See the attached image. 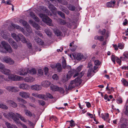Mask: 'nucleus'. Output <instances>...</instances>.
<instances>
[{
  "label": "nucleus",
  "instance_id": "obj_58",
  "mask_svg": "<svg viewBox=\"0 0 128 128\" xmlns=\"http://www.w3.org/2000/svg\"><path fill=\"white\" fill-rule=\"evenodd\" d=\"M116 102L118 104L122 103V99L121 98H118L117 99Z\"/></svg>",
  "mask_w": 128,
  "mask_h": 128
},
{
  "label": "nucleus",
  "instance_id": "obj_37",
  "mask_svg": "<svg viewBox=\"0 0 128 128\" xmlns=\"http://www.w3.org/2000/svg\"><path fill=\"white\" fill-rule=\"evenodd\" d=\"M0 108L4 110H6L8 109V107L5 104L0 103Z\"/></svg>",
  "mask_w": 128,
  "mask_h": 128
},
{
  "label": "nucleus",
  "instance_id": "obj_23",
  "mask_svg": "<svg viewBox=\"0 0 128 128\" xmlns=\"http://www.w3.org/2000/svg\"><path fill=\"white\" fill-rule=\"evenodd\" d=\"M73 56H74L75 58H76L77 60H80L82 59L83 57V54L80 53L78 54L76 56V57H74V55H73Z\"/></svg>",
  "mask_w": 128,
  "mask_h": 128
},
{
  "label": "nucleus",
  "instance_id": "obj_45",
  "mask_svg": "<svg viewBox=\"0 0 128 128\" xmlns=\"http://www.w3.org/2000/svg\"><path fill=\"white\" fill-rule=\"evenodd\" d=\"M62 63L63 68H66V66H67L66 60H64L62 62Z\"/></svg>",
  "mask_w": 128,
  "mask_h": 128
},
{
  "label": "nucleus",
  "instance_id": "obj_35",
  "mask_svg": "<svg viewBox=\"0 0 128 128\" xmlns=\"http://www.w3.org/2000/svg\"><path fill=\"white\" fill-rule=\"evenodd\" d=\"M20 35V40H21L23 43H26L27 42V41L26 40V39L25 38L23 35L21 34Z\"/></svg>",
  "mask_w": 128,
  "mask_h": 128
},
{
  "label": "nucleus",
  "instance_id": "obj_49",
  "mask_svg": "<svg viewBox=\"0 0 128 128\" xmlns=\"http://www.w3.org/2000/svg\"><path fill=\"white\" fill-rule=\"evenodd\" d=\"M76 83H78V84L79 85H80L81 84V83L80 84L79 82H77L75 80H75L71 81L70 82V84H73H73L76 85Z\"/></svg>",
  "mask_w": 128,
  "mask_h": 128
},
{
  "label": "nucleus",
  "instance_id": "obj_56",
  "mask_svg": "<svg viewBox=\"0 0 128 128\" xmlns=\"http://www.w3.org/2000/svg\"><path fill=\"white\" fill-rule=\"evenodd\" d=\"M38 102L42 106L44 105L45 104L44 101L42 100H38Z\"/></svg>",
  "mask_w": 128,
  "mask_h": 128
},
{
  "label": "nucleus",
  "instance_id": "obj_57",
  "mask_svg": "<svg viewBox=\"0 0 128 128\" xmlns=\"http://www.w3.org/2000/svg\"><path fill=\"white\" fill-rule=\"evenodd\" d=\"M4 68V64L0 62V71L1 72Z\"/></svg>",
  "mask_w": 128,
  "mask_h": 128
},
{
  "label": "nucleus",
  "instance_id": "obj_54",
  "mask_svg": "<svg viewBox=\"0 0 128 128\" xmlns=\"http://www.w3.org/2000/svg\"><path fill=\"white\" fill-rule=\"evenodd\" d=\"M94 62L95 65L97 66L99 65L100 64V62L98 60L94 61Z\"/></svg>",
  "mask_w": 128,
  "mask_h": 128
},
{
  "label": "nucleus",
  "instance_id": "obj_33",
  "mask_svg": "<svg viewBox=\"0 0 128 128\" xmlns=\"http://www.w3.org/2000/svg\"><path fill=\"white\" fill-rule=\"evenodd\" d=\"M48 7L50 10L52 12L56 10V8L51 4H49Z\"/></svg>",
  "mask_w": 128,
  "mask_h": 128
},
{
  "label": "nucleus",
  "instance_id": "obj_20",
  "mask_svg": "<svg viewBox=\"0 0 128 128\" xmlns=\"http://www.w3.org/2000/svg\"><path fill=\"white\" fill-rule=\"evenodd\" d=\"M30 15L35 21L37 22H38L39 21V18L36 16L35 14L34 13L30 12Z\"/></svg>",
  "mask_w": 128,
  "mask_h": 128
},
{
  "label": "nucleus",
  "instance_id": "obj_27",
  "mask_svg": "<svg viewBox=\"0 0 128 128\" xmlns=\"http://www.w3.org/2000/svg\"><path fill=\"white\" fill-rule=\"evenodd\" d=\"M94 38L96 40H98L100 41H102L104 40V36H96L94 37Z\"/></svg>",
  "mask_w": 128,
  "mask_h": 128
},
{
  "label": "nucleus",
  "instance_id": "obj_61",
  "mask_svg": "<svg viewBox=\"0 0 128 128\" xmlns=\"http://www.w3.org/2000/svg\"><path fill=\"white\" fill-rule=\"evenodd\" d=\"M38 74H41L42 75L43 74V70L41 69H38Z\"/></svg>",
  "mask_w": 128,
  "mask_h": 128
},
{
  "label": "nucleus",
  "instance_id": "obj_53",
  "mask_svg": "<svg viewBox=\"0 0 128 128\" xmlns=\"http://www.w3.org/2000/svg\"><path fill=\"white\" fill-rule=\"evenodd\" d=\"M106 32V30L105 29H104L102 30H99L98 32L100 33L101 34L104 35L105 34Z\"/></svg>",
  "mask_w": 128,
  "mask_h": 128
},
{
  "label": "nucleus",
  "instance_id": "obj_10",
  "mask_svg": "<svg viewBox=\"0 0 128 128\" xmlns=\"http://www.w3.org/2000/svg\"><path fill=\"white\" fill-rule=\"evenodd\" d=\"M29 23L34 28L37 30L40 29V26L37 24L36 23L32 20H30L29 21Z\"/></svg>",
  "mask_w": 128,
  "mask_h": 128
},
{
  "label": "nucleus",
  "instance_id": "obj_19",
  "mask_svg": "<svg viewBox=\"0 0 128 128\" xmlns=\"http://www.w3.org/2000/svg\"><path fill=\"white\" fill-rule=\"evenodd\" d=\"M34 39L36 42L39 45H42L43 44L44 42L42 40L38 37L35 36L34 38Z\"/></svg>",
  "mask_w": 128,
  "mask_h": 128
},
{
  "label": "nucleus",
  "instance_id": "obj_59",
  "mask_svg": "<svg viewBox=\"0 0 128 128\" xmlns=\"http://www.w3.org/2000/svg\"><path fill=\"white\" fill-rule=\"evenodd\" d=\"M35 33L38 36H42V33L40 31H35Z\"/></svg>",
  "mask_w": 128,
  "mask_h": 128
},
{
  "label": "nucleus",
  "instance_id": "obj_62",
  "mask_svg": "<svg viewBox=\"0 0 128 128\" xmlns=\"http://www.w3.org/2000/svg\"><path fill=\"white\" fill-rule=\"evenodd\" d=\"M45 74L46 75L48 74V69L47 67H45L44 68Z\"/></svg>",
  "mask_w": 128,
  "mask_h": 128
},
{
  "label": "nucleus",
  "instance_id": "obj_16",
  "mask_svg": "<svg viewBox=\"0 0 128 128\" xmlns=\"http://www.w3.org/2000/svg\"><path fill=\"white\" fill-rule=\"evenodd\" d=\"M11 25L14 28H16L18 30L22 32L23 33H24V30L23 28L18 25L13 23Z\"/></svg>",
  "mask_w": 128,
  "mask_h": 128
},
{
  "label": "nucleus",
  "instance_id": "obj_31",
  "mask_svg": "<svg viewBox=\"0 0 128 128\" xmlns=\"http://www.w3.org/2000/svg\"><path fill=\"white\" fill-rule=\"evenodd\" d=\"M67 7L69 10L72 11H74L76 9L75 7L70 4L68 5Z\"/></svg>",
  "mask_w": 128,
  "mask_h": 128
},
{
  "label": "nucleus",
  "instance_id": "obj_64",
  "mask_svg": "<svg viewBox=\"0 0 128 128\" xmlns=\"http://www.w3.org/2000/svg\"><path fill=\"white\" fill-rule=\"evenodd\" d=\"M116 60L118 63L119 64H121V60L119 59L118 57L117 58H116Z\"/></svg>",
  "mask_w": 128,
  "mask_h": 128
},
{
  "label": "nucleus",
  "instance_id": "obj_60",
  "mask_svg": "<svg viewBox=\"0 0 128 128\" xmlns=\"http://www.w3.org/2000/svg\"><path fill=\"white\" fill-rule=\"evenodd\" d=\"M123 56L126 58H128V52H124L123 54Z\"/></svg>",
  "mask_w": 128,
  "mask_h": 128
},
{
  "label": "nucleus",
  "instance_id": "obj_13",
  "mask_svg": "<svg viewBox=\"0 0 128 128\" xmlns=\"http://www.w3.org/2000/svg\"><path fill=\"white\" fill-rule=\"evenodd\" d=\"M19 88L24 90H28L30 89L29 86L26 84H22L19 85Z\"/></svg>",
  "mask_w": 128,
  "mask_h": 128
},
{
  "label": "nucleus",
  "instance_id": "obj_38",
  "mask_svg": "<svg viewBox=\"0 0 128 128\" xmlns=\"http://www.w3.org/2000/svg\"><path fill=\"white\" fill-rule=\"evenodd\" d=\"M44 31L48 36H50L51 35L52 33L48 28L44 30Z\"/></svg>",
  "mask_w": 128,
  "mask_h": 128
},
{
  "label": "nucleus",
  "instance_id": "obj_40",
  "mask_svg": "<svg viewBox=\"0 0 128 128\" xmlns=\"http://www.w3.org/2000/svg\"><path fill=\"white\" fill-rule=\"evenodd\" d=\"M69 122L70 124V126L71 127H72L75 126L74 122L73 120H72L70 121H67L66 122Z\"/></svg>",
  "mask_w": 128,
  "mask_h": 128
},
{
  "label": "nucleus",
  "instance_id": "obj_42",
  "mask_svg": "<svg viewBox=\"0 0 128 128\" xmlns=\"http://www.w3.org/2000/svg\"><path fill=\"white\" fill-rule=\"evenodd\" d=\"M38 98L42 99L45 100L46 96L45 95L38 94Z\"/></svg>",
  "mask_w": 128,
  "mask_h": 128
},
{
  "label": "nucleus",
  "instance_id": "obj_1",
  "mask_svg": "<svg viewBox=\"0 0 128 128\" xmlns=\"http://www.w3.org/2000/svg\"><path fill=\"white\" fill-rule=\"evenodd\" d=\"M82 66V65L78 66L76 70L74 69L71 70H74L75 71V72L74 73L73 77L75 78L76 76H78V77L75 79V80L77 82H79L80 84L82 82V80L80 78L82 77L84 73V72L83 71L81 72L79 74L78 73L81 70Z\"/></svg>",
  "mask_w": 128,
  "mask_h": 128
},
{
  "label": "nucleus",
  "instance_id": "obj_32",
  "mask_svg": "<svg viewBox=\"0 0 128 128\" xmlns=\"http://www.w3.org/2000/svg\"><path fill=\"white\" fill-rule=\"evenodd\" d=\"M115 4V1H111L108 2L106 4V5L107 7L110 8L112 7V5L114 4Z\"/></svg>",
  "mask_w": 128,
  "mask_h": 128
},
{
  "label": "nucleus",
  "instance_id": "obj_12",
  "mask_svg": "<svg viewBox=\"0 0 128 128\" xmlns=\"http://www.w3.org/2000/svg\"><path fill=\"white\" fill-rule=\"evenodd\" d=\"M27 70L26 71L24 69H20L16 71V73L17 74H18L20 75H24L27 74Z\"/></svg>",
  "mask_w": 128,
  "mask_h": 128
},
{
  "label": "nucleus",
  "instance_id": "obj_43",
  "mask_svg": "<svg viewBox=\"0 0 128 128\" xmlns=\"http://www.w3.org/2000/svg\"><path fill=\"white\" fill-rule=\"evenodd\" d=\"M55 33L56 34L57 36L61 35L62 34V32L58 29L56 30V31L55 32Z\"/></svg>",
  "mask_w": 128,
  "mask_h": 128
},
{
  "label": "nucleus",
  "instance_id": "obj_46",
  "mask_svg": "<svg viewBox=\"0 0 128 128\" xmlns=\"http://www.w3.org/2000/svg\"><path fill=\"white\" fill-rule=\"evenodd\" d=\"M26 31L29 33H30L32 32V29L30 25H29V27H26Z\"/></svg>",
  "mask_w": 128,
  "mask_h": 128
},
{
  "label": "nucleus",
  "instance_id": "obj_44",
  "mask_svg": "<svg viewBox=\"0 0 128 128\" xmlns=\"http://www.w3.org/2000/svg\"><path fill=\"white\" fill-rule=\"evenodd\" d=\"M117 58V57L113 55H112L111 60L114 64H115V61L116 59V58Z\"/></svg>",
  "mask_w": 128,
  "mask_h": 128
},
{
  "label": "nucleus",
  "instance_id": "obj_26",
  "mask_svg": "<svg viewBox=\"0 0 128 128\" xmlns=\"http://www.w3.org/2000/svg\"><path fill=\"white\" fill-rule=\"evenodd\" d=\"M20 23L22 24L24 26H25L26 28V27H29V24L23 20H20Z\"/></svg>",
  "mask_w": 128,
  "mask_h": 128
},
{
  "label": "nucleus",
  "instance_id": "obj_7",
  "mask_svg": "<svg viewBox=\"0 0 128 128\" xmlns=\"http://www.w3.org/2000/svg\"><path fill=\"white\" fill-rule=\"evenodd\" d=\"M3 62H4L10 64H12L14 63L13 60L8 56H6L3 58Z\"/></svg>",
  "mask_w": 128,
  "mask_h": 128
},
{
  "label": "nucleus",
  "instance_id": "obj_15",
  "mask_svg": "<svg viewBox=\"0 0 128 128\" xmlns=\"http://www.w3.org/2000/svg\"><path fill=\"white\" fill-rule=\"evenodd\" d=\"M21 34H19L18 35H17L14 33L12 34L11 36L16 41H18L20 40V35Z\"/></svg>",
  "mask_w": 128,
  "mask_h": 128
},
{
  "label": "nucleus",
  "instance_id": "obj_25",
  "mask_svg": "<svg viewBox=\"0 0 128 128\" xmlns=\"http://www.w3.org/2000/svg\"><path fill=\"white\" fill-rule=\"evenodd\" d=\"M60 8V10L66 14H68L69 13V11L66 8L62 6H61Z\"/></svg>",
  "mask_w": 128,
  "mask_h": 128
},
{
  "label": "nucleus",
  "instance_id": "obj_50",
  "mask_svg": "<svg viewBox=\"0 0 128 128\" xmlns=\"http://www.w3.org/2000/svg\"><path fill=\"white\" fill-rule=\"evenodd\" d=\"M22 54L21 52H20L16 53L15 55L17 58H20L22 56Z\"/></svg>",
  "mask_w": 128,
  "mask_h": 128
},
{
  "label": "nucleus",
  "instance_id": "obj_8",
  "mask_svg": "<svg viewBox=\"0 0 128 128\" xmlns=\"http://www.w3.org/2000/svg\"><path fill=\"white\" fill-rule=\"evenodd\" d=\"M8 118H12L15 121H17L18 118L16 117L17 115L16 113L14 114L12 112H10L8 114Z\"/></svg>",
  "mask_w": 128,
  "mask_h": 128
},
{
  "label": "nucleus",
  "instance_id": "obj_28",
  "mask_svg": "<svg viewBox=\"0 0 128 128\" xmlns=\"http://www.w3.org/2000/svg\"><path fill=\"white\" fill-rule=\"evenodd\" d=\"M27 72H29L30 74H36V70L34 68H32L31 70H27Z\"/></svg>",
  "mask_w": 128,
  "mask_h": 128
},
{
  "label": "nucleus",
  "instance_id": "obj_39",
  "mask_svg": "<svg viewBox=\"0 0 128 128\" xmlns=\"http://www.w3.org/2000/svg\"><path fill=\"white\" fill-rule=\"evenodd\" d=\"M58 14L63 18H65V14L61 11H58L57 12Z\"/></svg>",
  "mask_w": 128,
  "mask_h": 128
},
{
  "label": "nucleus",
  "instance_id": "obj_34",
  "mask_svg": "<svg viewBox=\"0 0 128 128\" xmlns=\"http://www.w3.org/2000/svg\"><path fill=\"white\" fill-rule=\"evenodd\" d=\"M50 89L52 90L56 91L58 90V87L53 84H51L50 86Z\"/></svg>",
  "mask_w": 128,
  "mask_h": 128
},
{
  "label": "nucleus",
  "instance_id": "obj_55",
  "mask_svg": "<svg viewBox=\"0 0 128 128\" xmlns=\"http://www.w3.org/2000/svg\"><path fill=\"white\" fill-rule=\"evenodd\" d=\"M92 69H89L87 74V76L88 77L89 76L91 75V72Z\"/></svg>",
  "mask_w": 128,
  "mask_h": 128
},
{
  "label": "nucleus",
  "instance_id": "obj_9",
  "mask_svg": "<svg viewBox=\"0 0 128 128\" xmlns=\"http://www.w3.org/2000/svg\"><path fill=\"white\" fill-rule=\"evenodd\" d=\"M0 34L2 38L5 40L7 39L10 36V33L6 31H1Z\"/></svg>",
  "mask_w": 128,
  "mask_h": 128
},
{
  "label": "nucleus",
  "instance_id": "obj_24",
  "mask_svg": "<svg viewBox=\"0 0 128 128\" xmlns=\"http://www.w3.org/2000/svg\"><path fill=\"white\" fill-rule=\"evenodd\" d=\"M1 72L4 74L7 75L8 76L10 72V71L9 70L4 68Z\"/></svg>",
  "mask_w": 128,
  "mask_h": 128
},
{
  "label": "nucleus",
  "instance_id": "obj_11",
  "mask_svg": "<svg viewBox=\"0 0 128 128\" xmlns=\"http://www.w3.org/2000/svg\"><path fill=\"white\" fill-rule=\"evenodd\" d=\"M8 42L14 48L16 49L18 48V46L17 44L12 39L9 38L8 40Z\"/></svg>",
  "mask_w": 128,
  "mask_h": 128
},
{
  "label": "nucleus",
  "instance_id": "obj_30",
  "mask_svg": "<svg viewBox=\"0 0 128 128\" xmlns=\"http://www.w3.org/2000/svg\"><path fill=\"white\" fill-rule=\"evenodd\" d=\"M6 124L8 128H18L14 125L11 124L8 122L6 123Z\"/></svg>",
  "mask_w": 128,
  "mask_h": 128
},
{
  "label": "nucleus",
  "instance_id": "obj_14",
  "mask_svg": "<svg viewBox=\"0 0 128 128\" xmlns=\"http://www.w3.org/2000/svg\"><path fill=\"white\" fill-rule=\"evenodd\" d=\"M31 89L32 90H39L42 88L41 86L38 84H35L32 85L30 87Z\"/></svg>",
  "mask_w": 128,
  "mask_h": 128
},
{
  "label": "nucleus",
  "instance_id": "obj_36",
  "mask_svg": "<svg viewBox=\"0 0 128 128\" xmlns=\"http://www.w3.org/2000/svg\"><path fill=\"white\" fill-rule=\"evenodd\" d=\"M16 114L18 117L20 118V119L22 121L24 122H26V120L24 118L21 116L20 114L18 113H16Z\"/></svg>",
  "mask_w": 128,
  "mask_h": 128
},
{
  "label": "nucleus",
  "instance_id": "obj_3",
  "mask_svg": "<svg viewBox=\"0 0 128 128\" xmlns=\"http://www.w3.org/2000/svg\"><path fill=\"white\" fill-rule=\"evenodd\" d=\"M75 72V71L74 70H70L69 71L66 75V77L65 76H64L62 79V81L64 83H65L67 82L68 80L71 78Z\"/></svg>",
  "mask_w": 128,
  "mask_h": 128
},
{
  "label": "nucleus",
  "instance_id": "obj_6",
  "mask_svg": "<svg viewBox=\"0 0 128 128\" xmlns=\"http://www.w3.org/2000/svg\"><path fill=\"white\" fill-rule=\"evenodd\" d=\"M19 95L22 98L27 99L30 98V94L28 92L21 91L19 93Z\"/></svg>",
  "mask_w": 128,
  "mask_h": 128
},
{
  "label": "nucleus",
  "instance_id": "obj_41",
  "mask_svg": "<svg viewBox=\"0 0 128 128\" xmlns=\"http://www.w3.org/2000/svg\"><path fill=\"white\" fill-rule=\"evenodd\" d=\"M123 84L125 86H128V82L124 78H122L121 80Z\"/></svg>",
  "mask_w": 128,
  "mask_h": 128
},
{
  "label": "nucleus",
  "instance_id": "obj_5",
  "mask_svg": "<svg viewBox=\"0 0 128 128\" xmlns=\"http://www.w3.org/2000/svg\"><path fill=\"white\" fill-rule=\"evenodd\" d=\"M5 88L9 92H16L19 91L18 88L14 86H8L6 87Z\"/></svg>",
  "mask_w": 128,
  "mask_h": 128
},
{
  "label": "nucleus",
  "instance_id": "obj_29",
  "mask_svg": "<svg viewBox=\"0 0 128 128\" xmlns=\"http://www.w3.org/2000/svg\"><path fill=\"white\" fill-rule=\"evenodd\" d=\"M55 67L57 69V71L59 72H61L62 70V68L61 64L60 63L57 64L56 66Z\"/></svg>",
  "mask_w": 128,
  "mask_h": 128
},
{
  "label": "nucleus",
  "instance_id": "obj_22",
  "mask_svg": "<svg viewBox=\"0 0 128 128\" xmlns=\"http://www.w3.org/2000/svg\"><path fill=\"white\" fill-rule=\"evenodd\" d=\"M34 80V78L30 76L26 77L24 79L25 81L28 82H32Z\"/></svg>",
  "mask_w": 128,
  "mask_h": 128
},
{
  "label": "nucleus",
  "instance_id": "obj_51",
  "mask_svg": "<svg viewBox=\"0 0 128 128\" xmlns=\"http://www.w3.org/2000/svg\"><path fill=\"white\" fill-rule=\"evenodd\" d=\"M76 86V85H73L70 84L68 86V90H70L74 88Z\"/></svg>",
  "mask_w": 128,
  "mask_h": 128
},
{
  "label": "nucleus",
  "instance_id": "obj_18",
  "mask_svg": "<svg viewBox=\"0 0 128 128\" xmlns=\"http://www.w3.org/2000/svg\"><path fill=\"white\" fill-rule=\"evenodd\" d=\"M24 112L26 115L27 116L30 117L33 116L34 117H35V115L33 113H32L30 111L27 110H24Z\"/></svg>",
  "mask_w": 128,
  "mask_h": 128
},
{
  "label": "nucleus",
  "instance_id": "obj_47",
  "mask_svg": "<svg viewBox=\"0 0 128 128\" xmlns=\"http://www.w3.org/2000/svg\"><path fill=\"white\" fill-rule=\"evenodd\" d=\"M118 46L120 49H122L124 48V44H122L121 43H119L118 44Z\"/></svg>",
  "mask_w": 128,
  "mask_h": 128
},
{
  "label": "nucleus",
  "instance_id": "obj_4",
  "mask_svg": "<svg viewBox=\"0 0 128 128\" xmlns=\"http://www.w3.org/2000/svg\"><path fill=\"white\" fill-rule=\"evenodd\" d=\"M8 78L9 79L15 81L22 80L24 79L22 77L11 74V72L8 75Z\"/></svg>",
  "mask_w": 128,
  "mask_h": 128
},
{
  "label": "nucleus",
  "instance_id": "obj_48",
  "mask_svg": "<svg viewBox=\"0 0 128 128\" xmlns=\"http://www.w3.org/2000/svg\"><path fill=\"white\" fill-rule=\"evenodd\" d=\"M58 91H59L62 94H64V89L63 88L60 87H58Z\"/></svg>",
  "mask_w": 128,
  "mask_h": 128
},
{
  "label": "nucleus",
  "instance_id": "obj_2",
  "mask_svg": "<svg viewBox=\"0 0 128 128\" xmlns=\"http://www.w3.org/2000/svg\"><path fill=\"white\" fill-rule=\"evenodd\" d=\"M39 16L42 18V21L47 25L50 26H53V24L52 23V20L48 16L42 13L40 14Z\"/></svg>",
  "mask_w": 128,
  "mask_h": 128
},
{
  "label": "nucleus",
  "instance_id": "obj_17",
  "mask_svg": "<svg viewBox=\"0 0 128 128\" xmlns=\"http://www.w3.org/2000/svg\"><path fill=\"white\" fill-rule=\"evenodd\" d=\"M6 102L9 105H11V106L14 108L16 107L17 106L16 103L11 100H8L6 101Z\"/></svg>",
  "mask_w": 128,
  "mask_h": 128
},
{
  "label": "nucleus",
  "instance_id": "obj_63",
  "mask_svg": "<svg viewBox=\"0 0 128 128\" xmlns=\"http://www.w3.org/2000/svg\"><path fill=\"white\" fill-rule=\"evenodd\" d=\"M46 96L47 97L50 98H53V96L50 94L49 93H47L46 94Z\"/></svg>",
  "mask_w": 128,
  "mask_h": 128
},
{
  "label": "nucleus",
  "instance_id": "obj_21",
  "mask_svg": "<svg viewBox=\"0 0 128 128\" xmlns=\"http://www.w3.org/2000/svg\"><path fill=\"white\" fill-rule=\"evenodd\" d=\"M50 84V82L47 80L44 81L41 83L42 86L44 87H48Z\"/></svg>",
  "mask_w": 128,
  "mask_h": 128
},
{
  "label": "nucleus",
  "instance_id": "obj_52",
  "mask_svg": "<svg viewBox=\"0 0 128 128\" xmlns=\"http://www.w3.org/2000/svg\"><path fill=\"white\" fill-rule=\"evenodd\" d=\"M53 79L55 80H58L59 79V77L56 74H54L52 76Z\"/></svg>",
  "mask_w": 128,
  "mask_h": 128
}]
</instances>
